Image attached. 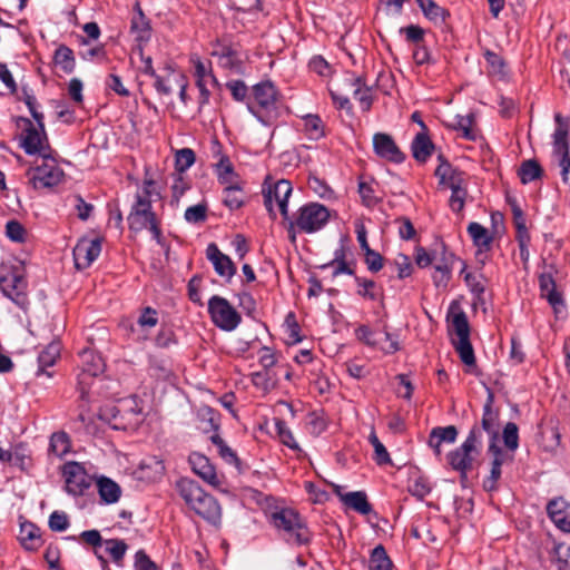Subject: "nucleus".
Returning a JSON list of instances; mask_svg holds the SVG:
<instances>
[{
	"label": "nucleus",
	"mask_w": 570,
	"mask_h": 570,
	"mask_svg": "<svg viewBox=\"0 0 570 570\" xmlns=\"http://www.w3.org/2000/svg\"><path fill=\"white\" fill-rule=\"evenodd\" d=\"M176 489L185 503L204 520L218 524L222 509L217 500L206 493L194 480L183 478L176 482Z\"/></svg>",
	"instance_id": "obj_1"
},
{
	"label": "nucleus",
	"mask_w": 570,
	"mask_h": 570,
	"mask_svg": "<svg viewBox=\"0 0 570 570\" xmlns=\"http://www.w3.org/2000/svg\"><path fill=\"white\" fill-rule=\"evenodd\" d=\"M482 450L480 428L473 426L464 442L446 454L452 470L459 472L461 482L466 481L468 473L476 465Z\"/></svg>",
	"instance_id": "obj_2"
},
{
	"label": "nucleus",
	"mask_w": 570,
	"mask_h": 570,
	"mask_svg": "<svg viewBox=\"0 0 570 570\" xmlns=\"http://www.w3.org/2000/svg\"><path fill=\"white\" fill-rule=\"evenodd\" d=\"M273 525L282 532L291 543L304 544L311 539V533L299 514L293 509H281L271 514Z\"/></svg>",
	"instance_id": "obj_3"
},
{
	"label": "nucleus",
	"mask_w": 570,
	"mask_h": 570,
	"mask_svg": "<svg viewBox=\"0 0 570 570\" xmlns=\"http://www.w3.org/2000/svg\"><path fill=\"white\" fill-rule=\"evenodd\" d=\"M330 219V210L322 204L308 203L298 208L295 217H288L287 232L295 228L298 232L312 234L322 229Z\"/></svg>",
	"instance_id": "obj_4"
},
{
	"label": "nucleus",
	"mask_w": 570,
	"mask_h": 570,
	"mask_svg": "<svg viewBox=\"0 0 570 570\" xmlns=\"http://www.w3.org/2000/svg\"><path fill=\"white\" fill-rule=\"evenodd\" d=\"M129 228L136 233L149 229L155 239L159 242L160 229L155 213L151 210L149 199L137 195L136 203L128 216Z\"/></svg>",
	"instance_id": "obj_5"
},
{
	"label": "nucleus",
	"mask_w": 570,
	"mask_h": 570,
	"mask_svg": "<svg viewBox=\"0 0 570 570\" xmlns=\"http://www.w3.org/2000/svg\"><path fill=\"white\" fill-rule=\"evenodd\" d=\"M208 312L213 323L227 332L234 331L240 323L239 313L229 302L218 295H214L208 302Z\"/></svg>",
	"instance_id": "obj_6"
},
{
	"label": "nucleus",
	"mask_w": 570,
	"mask_h": 570,
	"mask_svg": "<svg viewBox=\"0 0 570 570\" xmlns=\"http://www.w3.org/2000/svg\"><path fill=\"white\" fill-rule=\"evenodd\" d=\"M557 121V128L553 134V158L558 166L561 168V177L563 183L569 180L570 171V155H569V141H568V125L564 122L560 114L554 117Z\"/></svg>",
	"instance_id": "obj_7"
},
{
	"label": "nucleus",
	"mask_w": 570,
	"mask_h": 570,
	"mask_svg": "<svg viewBox=\"0 0 570 570\" xmlns=\"http://www.w3.org/2000/svg\"><path fill=\"white\" fill-rule=\"evenodd\" d=\"M292 185L286 179H279L274 184V186H269L267 189L263 190L265 207L273 218H275L273 207L274 204H276L284 219H288L289 216L287 203L289 196L292 195Z\"/></svg>",
	"instance_id": "obj_8"
},
{
	"label": "nucleus",
	"mask_w": 570,
	"mask_h": 570,
	"mask_svg": "<svg viewBox=\"0 0 570 570\" xmlns=\"http://www.w3.org/2000/svg\"><path fill=\"white\" fill-rule=\"evenodd\" d=\"M0 276V289L2 293L20 307L27 304L26 288L27 282L22 274L16 269H3Z\"/></svg>",
	"instance_id": "obj_9"
},
{
	"label": "nucleus",
	"mask_w": 570,
	"mask_h": 570,
	"mask_svg": "<svg viewBox=\"0 0 570 570\" xmlns=\"http://www.w3.org/2000/svg\"><path fill=\"white\" fill-rule=\"evenodd\" d=\"M62 474L65 476L66 490L72 495H82L92 482L91 476L78 462H67L63 465Z\"/></svg>",
	"instance_id": "obj_10"
},
{
	"label": "nucleus",
	"mask_w": 570,
	"mask_h": 570,
	"mask_svg": "<svg viewBox=\"0 0 570 570\" xmlns=\"http://www.w3.org/2000/svg\"><path fill=\"white\" fill-rule=\"evenodd\" d=\"M62 177V170L50 156L42 158V164L32 170L31 181L35 188H46L58 185Z\"/></svg>",
	"instance_id": "obj_11"
},
{
	"label": "nucleus",
	"mask_w": 570,
	"mask_h": 570,
	"mask_svg": "<svg viewBox=\"0 0 570 570\" xmlns=\"http://www.w3.org/2000/svg\"><path fill=\"white\" fill-rule=\"evenodd\" d=\"M82 371L78 377V385L81 397L86 395V386L89 385V379L98 376L105 370V362L102 357L91 350H83L81 352Z\"/></svg>",
	"instance_id": "obj_12"
},
{
	"label": "nucleus",
	"mask_w": 570,
	"mask_h": 570,
	"mask_svg": "<svg viewBox=\"0 0 570 570\" xmlns=\"http://www.w3.org/2000/svg\"><path fill=\"white\" fill-rule=\"evenodd\" d=\"M29 127L24 131L22 147L28 155H39L42 158H49L51 150L45 129L35 127L28 121Z\"/></svg>",
	"instance_id": "obj_13"
},
{
	"label": "nucleus",
	"mask_w": 570,
	"mask_h": 570,
	"mask_svg": "<svg viewBox=\"0 0 570 570\" xmlns=\"http://www.w3.org/2000/svg\"><path fill=\"white\" fill-rule=\"evenodd\" d=\"M101 252V242L96 239L82 238L73 248V261L78 269L89 267L97 259Z\"/></svg>",
	"instance_id": "obj_14"
},
{
	"label": "nucleus",
	"mask_w": 570,
	"mask_h": 570,
	"mask_svg": "<svg viewBox=\"0 0 570 570\" xmlns=\"http://www.w3.org/2000/svg\"><path fill=\"white\" fill-rule=\"evenodd\" d=\"M374 151L381 158L393 163H402L404 160L403 153L399 149L393 138L383 132H377L373 137Z\"/></svg>",
	"instance_id": "obj_15"
},
{
	"label": "nucleus",
	"mask_w": 570,
	"mask_h": 570,
	"mask_svg": "<svg viewBox=\"0 0 570 570\" xmlns=\"http://www.w3.org/2000/svg\"><path fill=\"white\" fill-rule=\"evenodd\" d=\"M206 257L213 264L215 272L227 279H230L236 273V266L229 258L219 250L216 244L212 243L206 248Z\"/></svg>",
	"instance_id": "obj_16"
},
{
	"label": "nucleus",
	"mask_w": 570,
	"mask_h": 570,
	"mask_svg": "<svg viewBox=\"0 0 570 570\" xmlns=\"http://www.w3.org/2000/svg\"><path fill=\"white\" fill-rule=\"evenodd\" d=\"M539 285L541 296L547 298L556 313H559L564 305L561 293L557 291L551 272H544L539 276Z\"/></svg>",
	"instance_id": "obj_17"
},
{
	"label": "nucleus",
	"mask_w": 570,
	"mask_h": 570,
	"mask_svg": "<svg viewBox=\"0 0 570 570\" xmlns=\"http://www.w3.org/2000/svg\"><path fill=\"white\" fill-rule=\"evenodd\" d=\"M551 521L560 530L570 532V504L563 499H554L547 507Z\"/></svg>",
	"instance_id": "obj_18"
},
{
	"label": "nucleus",
	"mask_w": 570,
	"mask_h": 570,
	"mask_svg": "<svg viewBox=\"0 0 570 570\" xmlns=\"http://www.w3.org/2000/svg\"><path fill=\"white\" fill-rule=\"evenodd\" d=\"M189 463L193 471L199 475L205 482L210 485L218 487L219 479L216 474L215 468L210 464L209 460L200 453H191L189 455Z\"/></svg>",
	"instance_id": "obj_19"
},
{
	"label": "nucleus",
	"mask_w": 570,
	"mask_h": 570,
	"mask_svg": "<svg viewBox=\"0 0 570 570\" xmlns=\"http://www.w3.org/2000/svg\"><path fill=\"white\" fill-rule=\"evenodd\" d=\"M458 438V429L454 425L433 428L429 435V445L436 456H441L443 443L452 444Z\"/></svg>",
	"instance_id": "obj_20"
},
{
	"label": "nucleus",
	"mask_w": 570,
	"mask_h": 570,
	"mask_svg": "<svg viewBox=\"0 0 570 570\" xmlns=\"http://www.w3.org/2000/svg\"><path fill=\"white\" fill-rule=\"evenodd\" d=\"M489 452L493 455L490 476L483 481V488L487 491H493L497 488V481L501 476V465L505 462L508 455L497 445L491 442Z\"/></svg>",
	"instance_id": "obj_21"
},
{
	"label": "nucleus",
	"mask_w": 570,
	"mask_h": 570,
	"mask_svg": "<svg viewBox=\"0 0 570 570\" xmlns=\"http://www.w3.org/2000/svg\"><path fill=\"white\" fill-rule=\"evenodd\" d=\"M435 175L439 177L440 183L450 189L462 188L466 185L463 173L452 168L449 163L443 160L438 166Z\"/></svg>",
	"instance_id": "obj_22"
},
{
	"label": "nucleus",
	"mask_w": 570,
	"mask_h": 570,
	"mask_svg": "<svg viewBox=\"0 0 570 570\" xmlns=\"http://www.w3.org/2000/svg\"><path fill=\"white\" fill-rule=\"evenodd\" d=\"M212 55L218 58V62L223 68L236 71L240 70L242 60L233 47L217 43Z\"/></svg>",
	"instance_id": "obj_23"
},
{
	"label": "nucleus",
	"mask_w": 570,
	"mask_h": 570,
	"mask_svg": "<svg viewBox=\"0 0 570 570\" xmlns=\"http://www.w3.org/2000/svg\"><path fill=\"white\" fill-rule=\"evenodd\" d=\"M253 95L262 108H269L275 105L277 90L271 81H263L253 87Z\"/></svg>",
	"instance_id": "obj_24"
},
{
	"label": "nucleus",
	"mask_w": 570,
	"mask_h": 570,
	"mask_svg": "<svg viewBox=\"0 0 570 570\" xmlns=\"http://www.w3.org/2000/svg\"><path fill=\"white\" fill-rule=\"evenodd\" d=\"M135 16L131 20V32L135 35L136 40L139 42H147L151 37V28L149 21L142 13V10L137 2L135 4Z\"/></svg>",
	"instance_id": "obj_25"
},
{
	"label": "nucleus",
	"mask_w": 570,
	"mask_h": 570,
	"mask_svg": "<svg viewBox=\"0 0 570 570\" xmlns=\"http://www.w3.org/2000/svg\"><path fill=\"white\" fill-rule=\"evenodd\" d=\"M60 356V344L59 342H51L48 344L38 356L39 368L37 375L46 374L48 377H51L52 374L50 372H46V367L52 366Z\"/></svg>",
	"instance_id": "obj_26"
},
{
	"label": "nucleus",
	"mask_w": 570,
	"mask_h": 570,
	"mask_svg": "<svg viewBox=\"0 0 570 570\" xmlns=\"http://www.w3.org/2000/svg\"><path fill=\"white\" fill-rule=\"evenodd\" d=\"M412 155L420 161L425 163L434 150V145L428 136V132H419L414 137L412 145Z\"/></svg>",
	"instance_id": "obj_27"
},
{
	"label": "nucleus",
	"mask_w": 570,
	"mask_h": 570,
	"mask_svg": "<svg viewBox=\"0 0 570 570\" xmlns=\"http://www.w3.org/2000/svg\"><path fill=\"white\" fill-rule=\"evenodd\" d=\"M476 426L479 428V425ZM480 431H485L489 434L490 443H497L499 434L498 413L492 410L490 401L484 405Z\"/></svg>",
	"instance_id": "obj_28"
},
{
	"label": "nucleus",
	"mask_w": 570,
	"mask_h": 570,
	"mask_svg": "<svg viewBox=\"0 0 570 570\" xmlns=\"http://www.w3.org/2000/svg\"><path fill=\"white\" fill-rule=\"evenodd\" d=\"M20 542L29 551L37 550L41 543L39 529L33 523H21Z\"/></svg>",
	"instance_id": "obj_29"
},
{
	"label": "nucleus",
	"mask_w": 570,
	"mask_h": 570,
	"mask_svg": "<svg viewBox=\"0 0 570 570\" xmlns=\"http://www.w3.org/2000/svg\"><path fill=\"white\" fill-rule=\"evenodd\" d=\"M343 503L361 514H368L372 511V507L363 491L346 492Z\"/></svg>",
	"instance_id": "obj_30"
},
{
	"label": "nucleus",
	"mask_w": 570,
	"mask_h": 570,
	"mask_svg": "<svg viewBox=\"0 0 570 570\" xmlns=\"http://www.w3.org/2000/svg\"><path fill=\"white\" fill-rule=\"evenodd\" d=\"M449 333L451 340H465L470 338V326L466 315L463 312L454 314L450 321Z\"/></svg>",
	"instance_id": "obj_31"
},
{
	"label": "nucleus",
	"mask_w": 570,
	"mask_h": 570,
	"mask_svg": "<svg viewBox=\"0 0 570 570\" xmlns=\"http://www.w3.org/2000/svg\"><path fill=\"white\" fill-rule=\"evenodd\" d=\"M53 62L63 72H72L76 66L73 51L69 47L60 45L55 51Z\"/></svg>",
	"instance_id": "obj_32"
},
{
	"label": "nucleus",
	"mask_w": 570,
	"mask_h": 570,
	"mask_svg": "<svg viewBox=\"0 0 570 570\" xmlns=\"http://www.w3.org/2000/svg\"><path fill=\"white\" fill-rule=\"evenodd\" d=\"M98 490L102 501L106 503H115L120 497V488L110 479L101 478L98 482Z\"/></svg>",
	"instance_id": "obj_33"
},
{
	"label": "nucleus",
	"mask_w": 570,
	"mask_h": 570,
	"mask_svg": "<svg viewBox=\"0 0 570 570\" xmlns=\"http://www.w3.org/2000/svg\"><path fill=\"white\" fill-rule=\"evenodd\" d=\"M368 570H392V562L383 546L380 544L372 550Z\"/></svg>",
	"instance_id": "obj_34"
},
{
	"label": "nucleus",
	"mask_w": 570,
	"mask_h": 570,
	"mask_svg": "<svg viewBox=\"0 0 570 570\" xmlns=\"http://www.w3.org/2000/svg\"><path fill=\"white\" fill-rule=\"evenodd\" d=\"M49 451L57 458H61L70 451V440L67 433L56 432L50 438Z\"/></svg>",
	"instance_id": "obj_35"
},
{
	"label": "nucleus",
	"mask_w": 570,
	"mask_h": 570,
	"mask_svg": "<svg viewBox=\"0 0 570 570\" xmlns=\"http://www.w3.org/2000/svg\"><path fill=\"white\" fill-rule=\"evenodd\" d=\"M519 177L523 184H529L540 178L542 168L537 160L529 159L522 163L518 170Z\"/></svg>",
	"instance_id": "obj_36"
},
{
	"label": "nucleus",
	"mask_w": 570,
	"mask_h": 570,
	"mask_svg": "<svg viewBox=\"0 0 570 570\" xmlns=\"http://www.w3.org/2000/svg\"><path fill=\"white\" fill-rule=\"evenodd\" d=\"M468 233L470 234L473 243L480 248H489L492 238L489 235V232L485 227H483L479 223H470L468 226Z\"/></svg>",
	"instance_id": "obj_37"
},
{
	"label": "nucleus",
	"mask_w": 570,
	"mask_h": 570,
	"mask_svg": "<svg viewBox=\"0 0 570 570\" xmlns=\"http://www.w3.org/2000/svg\"><path fill=\"white\" fill-rule=\"evenodd\" d=\"M452 344L458 352L461 361L466 366H474L475 365V356L474 351L472 347V344L470 342V338L465 340H452Z\"/></svg>",
	"instance_id": "obj_38"
},
{
	"label": "nucleus",
	"mask_w": 570,
	"mask_h": 570,
	"mask_svg": "<svg viewBox=\"0 0 570 570\" xmlns=\"http://www.w3.org/2000/svg\"><path fill=\"white\" fill-rule=\"evenodd\" d=\"M191 62L195 68L196 83L210 82L212 87L218 85L217 79L210 72V69L200 60L199 57L193 56Z\"/></svg>",
	"instance_id": "obj_39"
},
{
	"label": "nucleus",
	"mask_w": 570,
	"mask_h": 570,
	"mask_svg": "<svg viewBox=\"0 0 570 570\" xmlns=\"http://www.w3.org/2000/svg\"><path fill=\"white\" fill-rule=\"evenodd\" d=\"M104 544L106 546V551L110 554L114 562L121 564V561L128 549L126 542L120 539H107L104 541Z\"/></svg>",
	"instance_id": "obj_40"
},
{
	"label": "nucleus",
	"mask_w": 570,
	"mask_h": 570,
	"mask_svg": "<svg viewBox=\"0 0 570 570\" xmlns=\"http://www.w3.org/2000/svg\"><path fill=\"white\" fill-rule=\"evenodd\" d=\"M424 16L435 22H442L445 19V10L436 4L433 0H417Z\"/></svg>",
	"instance_id": "obj_41"
},
{
	"label": "nucleus",
	"mask_w": 570,
	"mask_h": 570,
	"mask_svg": "<svg viewBox=\"0 0 570 570\" xmlns=\"http://www.w3.org/2000/svg\"><path fill=\"white\" fill-rule=\"evenodd\" d=\"M210 440L217 446L219 455L226 463L238 466L239 460L235 451L230 449L218 434L212 435Z\"/></svg>",
	"instance_id": "obj_42"
},
{
	"label": "nucleus",
	"mask_w": 570,
	"mask_h": 570,
	"mask_svg": "<svg viewBox=\"0 0 570 570\" xmlns=\"http://www.w3.org/2000/svg\"><path fill=\"white\" fill-rule=\"evenodd\" d=\"M224 204L232 210L238 209L244 204L242 189L236 185H229L224 190Z\"/></svg>",
	"instance_id": "obj_43"
},
{
	"label": "nucleus",
	"mask_w": 570,
	"mask_h": 570,
	"mask_svg": "<svg viewBox=\"0 0 570 570\" xmlns=\"http://www.w3.org/2000/svg\"><path fill=\"white\" fill-rule=\"evenodd\" d=\"M345 258V248L341 246L334 253V258L330 264L324 265L323 267H333V276H337L340 274H352V268L344 261Z\"/></svg>",
	"instance_id": "obj_44"
},
{
	"label": "nucleus",
	"mask_w": 570,
	"mask_h": 570,
	"mask_svg": "<svg viewBox=\"0 0 570 570\" xmlns=\"http://www.w3.org/2000/svg\"><path fill=\"white\" fill-rule=\"evenodd\" d=\"M474 117L472 114L466 116H456L454 128L462 131V136L468 140H475L476 132L473 129Z\"/></svg>",
	"instance_id": "obj_45"
},
{
	"label": "nucleus",
	"mask_w": 570,
	"mask_h": 570,
	"mask_svg": "<svg viewBox=\"0 0 570 570\" xmlns=\"http://www.w3.org/2000/svg\"><path fill=\"white\" fill-rule=\"evenodd\" d=\"M368 441L374 448V459L377 464H387L391 463L390 454L383 443L379 440L377 435L374 431H372L368 435Z\"/></svg>",
	"instance_id": "obj_46"
},
{
	"label": "nucleus",
	"mask_w": 570,
	"mask_h": 570,
	"mask_svg": "<svg viewBox=\"0 0 570 570\" xmlns=\"http://www.w3.org/2000/svg\"><path fill=\"white\" fill-rule=\"evenodd\" d=\"M304 128L311 139H318L324 134L322 120L315 115H308L304 118Z\"/></svg>",
	"instance_id": "obj_47"
},
{
	"label": "nucleus",
	"mask_w": 570,
	"mask_h": 570,
	"mask_svg": "<svg viewBox=\"0 0 570 570\" xmlns=\"http://www.w3.org/2000/svg\"><path fill=\"white\" fill-rule=\"evenodd\" d=\"M355 89L353 90L354 98L360 102L361 109L363 111H367L372 105V97L370 89L367 87L362 86L361 79H355L354 83Z\"/></svg>",
	"instance_id": "obj_48"
},
{
	"label": "nucleus",
	"mask_w": 570,
	"mask_h": 570,
	"mask_svg": "<svg viewBox=\"0 0 570 570\" xmlns=\"http://www.w3.org/2000/svg\"><path fill=\"white\" fill-rule=\"evenodd\" d=\"M176 169L180 173L187 170L195 163V153L190 148L176 151Z\"/></svg>",
	"instance_id": "obj_49"
},
{
	"label": "nucleus",
	"mask_w": 570,
	"mask_h": 570,
	"mask_svg": "<svg viewBox=\"0 0 570 570\" xmlns=\"http://www.w3.org/2000/svg\"><path fill=\"white\" fill-rule=\"evenodd\" d=\"M503 442L510 451H515L519 446L518 426L513 422L505 424L503 429Z\"/></svg>",
	"instance_id": "obj_50"
},
{
	"label": "nucleus",
	"mask_w": 570,
	"mask_h": 570,
	"mask_svg": "<svg viewBox=\"0 0 570 570\" xmlns=\"http://www.w3.org/2000/svg\"><path fill=\"white\" fill-rule=\"evenodd\" d=\"M275 425H276V431H277V434H278L282 443L287 445L288 448H291L293 450H298L299 446L295 442L294 435L291 432V430L287 428L285 422L278 420V421H276Z\"/></svg>",
	"instance_id": "obj_51"
},
{
	"label": "nucleus",
	"mask_w": 570,
	"mask_h": 570,
	"mask_svg": "<svg viewBox=\"0 0 570 570\" xmlns=\"http://www.w3.org/2000/svg\"><path fill=\"white\" fill-rule=\"evenodd\" d=\"M451 277V266L446 263L443 265H436L432 275L434 285L436 287H445Z\"/></svg>",
	"instance_id": "obj_52"
},
{
	"label": "nucleus",
	"mask_w": 570,
	"mask_h": 570,
	"mask_svg": "<svg viewBox=\"0 0 570 570\" xmlns=\"http://www.w3.org/2000/svg\"><path fill=\"white\" fill-rule=\"evenodd\" d=\"M180 75L170 73L166 78H161L159 76L155 77V87L159 94L169 95L173 91L171 82L177 85V80H179Z\"/></svg>",
	"instance_id": "obj_53"
},
{
	"label": "nucleus",
	"mask_w": 570,
	"mask_h": 570,
	"mask_svg": "<svg viewBox=\"0 0 570 570\" xmlns=\"http://www.w3.org/2000/svg\"><path fill=\"white\" fill-rule=\"evenodd\" d=\"M69 527L68 517L63 512L55 511L49 518V528L52 531H65Z\"/></svg>",
	"instance_id": "obj_54"
},
{
	"label": "nucleus",
	"mask_w": 570,
	"mask_h": 570,
	"mask_svg": "<svg viewBox=\"0 0 570 570\" xmlns=\"http://www.w3.org/2000/svg\"><path fill=\"white\" fill-rule=\"evenodd\" d=\"M206 218V206L198 204L191 207H188L185 212V219L188 223H199L204 222Z\"/></svg>",
	"instance_id": "obj_55"
},
{
	"label": "nucleus",
	"mask_w": 570,
	"mask_h": 570,
	"mask_svg": "<svg viewBox=\"0 0 570 570\" xmlns=\"http://www.w3.org/2000/svg\"><path fill=\"white\" fill-rule=\"evenodd\" d=\"M135 570H158L157 564L150 560L144 550H139L135 554Z\"/></svg>",
	"instance_id": "obj_56"
},
{
	"label": "nucleus",
	"mask_w": 570,
	"mask_h": 570,
	"mask_svg": "<svg viewBox=\"0 0 570 570\" xmlns=\"http://www.w3.org/2000/svg\"><path fill=\"white\" fill-rule=\"evenodd\" d=\"M452 194L450 197V207L453 212H461L464 206V200L466 196L465 187L451 189Z\"/></svg>",
	"instance_id": "obj_57"
},
{
	"label": "nucleus",
	"mask_w": 570,
	"mask_h": 570,
	"mask_svg": "<svg viewBox=\"0 0 570 570\" xmlns=\"http://www.w3.org/2000/svg\"><path fill=\"white\" fill-rule=\"evenodd\" d=\"M356 283L358 286V289H357L358 295L370 298L372 301L376 298V295L373 291L375 288V283L373 281L356 277Z\"/></svg>",
	"instance_id": "obj_58"
},
{
	"label": "nucleus",
	"mask_w": 570,
	"mask_h": 570,
	"mask_svg": "<svg viewBox=\"0 0 570 570\" xmlns=\"http://www.w3.org/2000/svg\"><path fill=\"white\" fill-rule=\"evenodd\" d=\"M485 59L488 65L490 66V72L493 75L503 76V67L504 62L501 57H499L497 53L487 51L485 52Z\"/></svg>",
	"instance_id": "obj_59"
},
{
	"label": "nucleus",
	"mask_w": 570,
	"mask_h": 570,
	"mask_svg": "<svg viewBox=\"0 0 570 570\" xmlns=\"http://www.w3.org/2000/svg\"><path fill=\"white\" fill-rule=\"evenodd\" d=\"M509 204L511 206V210L513 214V222L517 227V230H520L521 233L525 234L527 220H525L522 209L520 208V206L517 204L515 200L509 199Z\"/></svg>",
	"instance_id": "obj_60"
},
{
	"label": "nucleus",
	"mask_w": 570,
	"mask_h": 570,
	"mask_svg": "<svg viewBox=\"0 0 570 570\" xmlns=\"http://www.w3.org/2000/svg\"><path fill=\"white\" fill-rule=\"evenodd\" d=\"M6 234L13 242H21L24 235V228L16 220H10L6 225Z\"/></svg>",
	"instance_id": "obj_61"
},
{
	"label": "nucleus",
	"mask_w": 570,
	"mask_h": 570,
	"mask_svg": "<svg viewBox=\"0 0 570 570\" xmlns=\"http://www.w3.org/2000/svg\"><path fill=\"white\" fill-rule=\"evenodd\" d=\"M158 323L157 312L150 307H146L138 318V325L141 327H154Z\"/></svg>",
	"instance_id": "obj_62"
},
{
	"label": "nucleus",
	"mask_w": 570,
	"mask_h": 570,
	"mask_svg": "<svg viewBox=\"0 0 570 570\" xmlns=\"http://www.w3.org/2000/svg\"><path fill=\"white\" fill-rule=\"evenodd\" d=\"M364 254L368 269L372 272H379L383 266L382 256L373 249H367Z\"/></svg>",
	"instance_id": "obj_63"
},
{
	"label": "nucleus",
	"mask_w": 570,
	"mask_h": 570,
	"mask_svg": "<svg viewBox=\"0 0 570 570\" xmlns=\"http://www.w3.org/2000/svg\"><path fill=\"white\" fill-rule=\"evenodd\" d=\"M430 491L431 488L424 479H416L410 485V492L420 499H423L425 495H428Z\"/></svg>",
	"instance_id": "obj_64"
}]
</instances>
